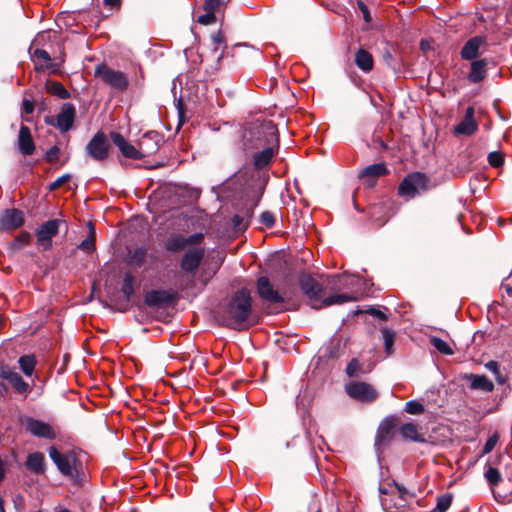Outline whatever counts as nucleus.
<instances>
[{"instance_id":"f257e3e1","label":"nucleus","mask_w":512,"mask_h":512,"mask_svg":"<svg viewBox=\"0 0 512 512\" xmlns=\"http://www.w3.org/2000/svg\"><path fill=\"white\" fill-rule=\"evenodd\" d=\"M251 310L249 291L239 290L220 313V321L224 326L232 329H246L250 326Z\"/></svg>"},{"instance_id":"f03ea898","label":"nucleus","mask_w":512,"mask_h":512,"mask_svg":"<svg viewBox=\"0 0 512 512\" xmlns=\"http://www.w3.org/2000/svg\"><path fill=\"white\" fill-rule=\"evenodd\" d=\"M328 284L331 290L334 291V294L323 299L322 304L324 306L341 305L346 302L359 300V296L355 293H340L341 290L347 287V277L345 275L331 277Z\"/></svg>"},{"instance_id":"7ed1b4c3","label":"nucleus","mask_w":512,"mask_h":512,"mask_svg":"<svg viewBox=\"0 0 512 512\" xmlns=\"http://www.w3.org/2000/svg\"><path fill=\"white\" fill-rule=\"evenodd\" d=\"M428 177L420 172L407 175L400 183L398 193L400 196L414 198L428 190Z\"/></svg>"},{"instance_id":"20e7f679","label":"nucleus","mask_w":512,"mask_h":512,"mask_svg":"<svg viewBox=\"0 0 512 512\" xmlns=\"http://www.w3.org/2000/svg\"><path fill=\"white\" fill-rule=\"evenodd\" d=\"M48 452L49 457L57 466L61 474L72 479L77 477V459L74 453L68 452L62 454L57 450L55 446H51Z\"/></svg>"},{"instance_id":"39448f33","label":"nucleus","mask_w":512,"mask_h":512,"mask_svg":"<svg viewBox=\"0 0 512 512\" xmlns=\"http://www.w3.org/2000/svg\"><path fill=\"white\" fill-rule=\"evenodd\" d=\"M161 137L156 132H147L138 140V147L130 145V159H140L154 154L159 148Z\"/></svg>"},{"instance_id":"423d86ee","label":"nucleus","mask_w":512,"mask_h":512,"mask_svg":"<svg viewBox=\"0 0 512 512\" xmlns=\"http://www.w3.org/2000/svg\"><path fill=\"white\" fill-rule=\"evenodd\" d=\"M95 76L116 90L122 91L126 89L128 85V80L123 72L114 70L105 64L96 67Z\"/></svg>"},{"instance_id":"0eeeda50","label":"nucleus","mask_w":512,"mask_h":512,"mask_svg":"<svg viewBox=\"0 0 512 512\" xmlns=\"http://www.w3.org/2000/svg\"><path fill=\"white\" fill-rule=\"evenodd\" d=\"M87 155L97 161L102 162L107 159L109 154V143L103 132H97L86 145Z\"/></svg>"},{"instance_id":"6e6552de","label":"nucleus","mask_w":512,"mask_h":512,"mask_svg":"<svg viewBox=\"0 0 512 512\" xmlns=\"http://www.w3.org/2000/svg\"><path fill=\"white\" fill-rule=\"evenodd\" d=\"M346 392L351 397L361 402H372L378 397V392L369 383L353 381L346 385Z\"/></svg>"},{"instance_id":"1a4fd4ad","label":"nucleus","mask_w":512,"mask_h":512,"mask_svg":"<svg viewBox=\"0 0 512 512\" xmlns=\"http://www.w3.org/2000/svg\"><path fill=\"white\" fill-rule=\"evenodd\" d=\"M24 426L27 432L37 438L54 440L57 437L55 428L48 422L27 417L24 420Z\"/></svg>"},{"instance_id":"9d476101","label":"nucleus","mask_w":512,"mask_h":512,"mask_svg":"<svg viewBox=\"0 0 512 512\" xmlns=\"http://www.w3.org/2000/svg\"><path fill=\"white\" fill-rule=\"evenodd\" d=\"M396 426L397 421L392 417L386 418L381 422L375 438V447L378 451L384 449L391 442Z\"/></svg>"},{"instance_id":"9b49d317","label":"nucleus","mask_w":512,"mask_h":512,"mask_svg":"<svg viewBox=\"0 0 512 512\" xmlns=\"http://www.w3.org/2000/svg\"><path fill=\"white\" fill-rule=\"evenodd\" d=\"M257 293L259 297L269 303H281L284 301V297L280 292L274 289L272 283L266 276H261L257 280Z\"/></svg>"},{"instance_id":"f8f14e48","label":"nucleus","mask_w":512,"mask_h":512,"mask_svg":"<svg viewBox=\"0 0 512 512\" xmlns=\"http://www.w3.org/2000/svg\"><path fill=\"white\" fill-rule=\"evenodd\" d=\"M75 116V106L71 103H64L56 117L55 123L53 120L49 121V123L57 127L61 132H67L72 128Z\"/></svg>"},{"instance_id":"ddd939ff","label":"nucleus","mask_w":512,"mask_h":512,"mask_svg":"<svg viewBox=\"0 0 512 512\" xmlns=\"http://www.w3.org/2000/svg\"><path fill=\"white\" fill-rule=\"evenodd\" d=\"M0 378L7 380L16 392L23 394L29 391L30 385L21 375L10 368L9 365H0Z\"/></svg>"},{"instance_id":"4468645a","label":"nucleus","mask_w":512,"mask_h":512,"mask_svg":"<svg viewBox=\"0 0 512 512\" xmlns=\"http://www.w3.org/2000/svg\"><path fill=\"white\" fill-rule=\"evenodd\" d=\"M60 223L57 219L49 220L37 230V241L44 249L50 248L51 239L58 233Z\"/></svg>"},{"instance_id":"2eb2a0df","label":"nucleus","mask_w":512,"mask_h":512,"mask_svg":"<svg viewBox=\"0 0 512 512\" xmlns=\"http://www.w3.org/2000/svg\"><path fill=\"white\" fill-rule=\"evenodd\" d=\"M24 223V214L18 209H6L0 215V230H14Z\"/></svg>"},{"instance_id":"dca6fc26","label":"nucleus","mask_w":512,"mask_h":512,"mask_svg":"<svg viewBox=\"0 0 512 512\" xmlns=\"http://www.w3.org/2000/svg\"><path fill=\"white\" fill-rule=\"evenodd\" d=\"M177 299V293L170 290H152L145 296V302L152 307L167 306Z\"/></svg>"},{"instance_id":"f3484780","label":"nucleus","mask_w":512,"mask_h":512,"mask_svg":"<svg viewBox=\"0 0 512 512\" xmlns=\"http://www.w3.org/2000/svg\"><path fill=\"white\" fill-rule=\"evenodd\" d=\"M487 41L483 36L470 38L462 47L460 56L463 60L474 61L480 55V49L486 46Z\"/></svg>"},{"instance_id":"a211bd4d","label":"nucleus","mask_w":512,"mask_h":512,"mask_svg":"<svg viewBox=\"0 0 512 512\" xmlns=\"http://www.w3.org/2000/svg\"><path fill=\"white\" fill-rule=\"evenodd\" d=\"M204 253L203 248L188 249L182 258L181 269L185 272L195 273L204 257Z\"/></svg>"},{"instance_id":"6ab92c4d","label":"nucleus","mask_w":512,"mask_h":512,"mask_svg":"<svg viewBox=\"0 0 512 512\" xmlns=\"http://www.w3.org/2000/svg\"><path fill=\"white\" fill-rule=\"evenodd\" d=\"M25 467L31 473L43 475L46 472V461L44 454L38 451L28 454L25 461Z\"/></svg>"},{"instance_id":"aec40b11","label":"nucleus","mask_w":512,"mask_h":512,"mask_svg":"<svg viewBox=\"0 0 512 512\" xmlns=\"http://www.w3.org/2000/svg\"><path fill=\"white\" fill-rule=\"evenodd\" d=\"M300 286L305 295L310 299H320L323 289L321 285L309 275L300 278Z\"/></svg>"},{"instance_id":"412c9836","label":"nucleus","mask_w":512,"mask_h":512,"mask_svg":"<svg viewBox=\"0 0 512 512\" xmlns=\"http://www.w3.org/2000/svg\"><path fill=\"white\" fill-rule=\"evenodd\" d=\"M477 130V123L474 120V108L468 107L464 119L455 127L456 134L472 135Z\"/></svg>"},{"instance_id":"4be33fe9","label":"nucleus","mask_w":512,"mask_h":512,"mask_svg":"<svg viewBox=\"0 0 512 512\" xmlns=\"http://www.w3.org/2000/svg\"><path fill=\"white\" fill-rule=\"evenodd\" d=\"M354 63L363 73H369L374 68V58L372 54L364 48H359L356 51Z\"/></svg>"},{"instance_id":"5701e85b","label":"nucleus","mask_w":512,"mask_h":512,"mask_svg":"<svg viewBox=\"0 0 512 512\" xmlns=\"http://www.w3.org/2000/svg\"><path fill=\"white\" fill-rule=\"evenodd\" d=\"M19 151L23 155H31L35 150L34 141L30 129L27 126H21L18 136Z\"/></svg>"},{"instance_id":"b1692460","label":"nucleus","mask_w":512,"mask_h":512,"mask_svg":"<svg viewBox=\"0 0 512 512\" xmlns=\"http://www.w3.org/2000/svg\"><path fill=\"white\" fill-rule=\"evenodd\" d=\"M487 65L488 62L486 59L474 60L471 63V69L467 76V79L471 83H479L486 78L487 75Z\"/></svg>"},{"instance_id":"393cba45","label":"nucleus","mask_w":512,"mask_h":512,"mask_svg":"<svg viewBox=\"0 0 512 512\" xmlns=\"http://www.w3.org/2000/svg\"><path fill=\"white\" fill-rule=\"evenodd\" d=\"M467 378L471 381L470 387L474 390H482L484 392H492L494 384L485 375L470 374Z\"/></svg>"},{"instance_id":"a878e982","label":"nucleus","mask_w":512,"mask_h":512,"mask_svg":"<svg viewBox=\"0 0 512 512\" xmlns=\"http://www.w3.org/2000/svg\"><path fill=\"white\" fill-rule=\"evenodd\" d=\"M274 156L273 147H267L260 152H257L253 157V163L256 169L267 167Z\"/></svg>"},{"instance_id":"bb28decb","label":"nucleus","mask_w":512,"mask_h":512,"mask_svg":"<svg viewBox=\"0 0 512 512\" xmlns=\"http://www.w3.org/2000/svg\"><path fill=\"white\" fill-rule=\"evenodd\" d=\"M33 57L42 60L46 63L45 66L36 65V70H43L50 68L53 73H56L60 69L59 63H52L49 53L44 49H36L33 53Z\"/></svg>"},{"instance_id":"cd10ccee","label":"nucleus","mask_w":512,"mask_h":512,"mask_svg":"<svg viewBox=\"0 0 512 512\" xmlns=\"http://www.w3.org/2000/svg\"><path fill=\"white\" fill-rule=\"evenodd\" d=\"M87 227L89 230V234L86 239H84L79 245L78 248L83 252L91 254L95 251V241H96V232L95 227L92 222H87Z\"/></svg>"},{"instance_id":"c85d7f7f","label":"nucleus","mask_w":512,"mask_h":512,"mask_svg":"<svg viewBox=\"0 0 512 512\" xmlns=\"http://www.w3.org/2000/svg\"><path fill=\"white\" fill-rule=\"evenodd\" d=\"M387 173H388V170H387L385 164L377 163V164H372V165L364 168L360 172L359 176H360V178H366V177L376 178V177L384 176Z\"/></svg>"},{"instance_id":"c756f323","label":"nucleus","mask_w":512,"mask_h":512,"mask_svg":"<svg viewBox=\"0 0 512 512\" xmlns=\"http://www.w3.org/2000/svg\"><path fill=\"white\" fill-rule=\"evenodd\" d=\"M400 433L406 440L419 442L422 441L421 436L418 433V427L416 424L409 422L405 423L400 427Z\"/></svg>"},{"instance_id":"7c9ffc66","label":"nucleus","mask_w":512,"mask_h":512,"mask_svg":"<svg viewBox=\"0 0 512 512\" xmlns=\"http://www.w3.org/2000/svg\"><path fill=\"white\" fill-rule=\"evenodd\" d=\"M20 369L27 376H32L35 366L37 364L36 358L34 355H23L18 360Z\"/></svg>"},{"instance_id":"2f4dec72","label":"nucleus","mask_w":512,"mask_h":512,"mask_svg":"<svg viewBox=\"0 0 512 512\" xmlns=\"http://www.w3.org/2000/svg\"><path fill=\"white\" fill-rule=\"evenodd\" d=\"M46 90L51 95L57 96L60 99H68V98H70V93L59 82L47 81L46 82Z\"/></svg>"},{"instance_id":"473e14b6","label":"nucleus","mask_w":512,"mask_h":512,"mask_svg":"<svg viewBox=\"0 0 512 512\" xmlns=\"http://www.w3.org/2000/svg\"><path fill=\"white\" fill-rule=\"evenodd\" d=\"M251 213L247 212L246 215L241 216L239 214L233 216L232 224L236 233H240L246 230L249 226Z\"/></svg>"},{"instance_id":"72a5a7b5","label":"nucleus","mask_w":512,"mask_h":512,"mask_svg":"<svg viewBox=\"0 0 512 512\" xmlns=\"http://www.w3.org/2000/svg\"><path fill=\"white\" fill-rule=\"evenodd\" d=\"M111 141L115 146L119 148L124 158L128 157V143L123 135H121L117 131H112L110 133Z\"/></svg>"},{"instance_id":"f704fd0d","label":"nucleus","mask_w":512,"mask_h":512,"mask_svg":"<svg viewBox=\"0 0 512 512\" xmlns=\"http://www.w3.org/2000/svg\"><path fill=\"white\" fill-rule=\"evenodd\" d=\"M453 500V496L450 493L443 494L437 498V503L435 508H433L430 512H446L451 506Z\"/></svg>"},{"instance_id":"c9c22d12","label":"nucleus","mask_w":512,"mask_h":512,"mask_svg":"<svg viewBox=\"0 0 512 512\" xmlns=\"http://www.w3.org/2000/svg\"><path fill=\"white\" fill-rule=\"evenodd\" d=\"M186 246V237H183L181 235L170 238L166 243L167 249L173 252L180 251L184 249Z\"/></svg>"},{"instance_id":"e433bc0d","label":"nucleus","mask_w":512,"mask_h":512,"mask_svg":"<svg viewBox=\"0 0 512 512\" xmlns=\"http://www.w3.org/2000/svg\"><path fill=\"white\" fill-rule=\"evenodd\" d=\"M430 343L436 350H438L440 353H442L444 355H452L453 354L452 348L449 346V344L446 341L442 340L441 338L433 336L430 338Z\"/></svg>"},{"instance_id":"4c0bfd02","label":"nucleus","mask_w":512,"mask_h":512,"mask_svg":"<svg viewBox=\"0 0 512 512\" xmlns=\"http://www.w3.org/2000/svg\"><path fill=\"white\" fill-rule=\"evenodd\" d=\"M381 333L383 336L385 351L387 352V354H391L393 344H394L395 334L392 330H390L388 328H383L381 330Z\"/></svg>"},{"instance_id":"58836bf2","label":"nucleus","mask_w":512,"mask_h":512,"mask_svg":"<svg viewBox=\"0 0 512 512\" xmlns=\"http://www.w3.org/2000/svg\"><path fill=\"white\" fill-rule=\"evenodd\" d=\"M485 478L491 486H496L502 480L501 474L494 467H489L485 472Z\"/></svg>"},{"instance_id":"ea45409f","label":"nucleus","mask_w":512,"mask_h":512,"mask_svg":"<svg viewBox=\"0 0 512 512\" xmlns=\"http://www.w3.org/2000/svg\"><path fill=\"white\" fill-rule=\"evenodd\" d=\"M346 373L349 377H358L360 374L364 373V371L359 361L354 358L348 363Z\"/></svg>"},{"instance_id":"a19ab883","label":"nucleus","mask_w":512,"mask_h":512,"mask_svg":"<svg viewBox=\"0 0 512 512\" xmlns=\"http://www.w3.org/2000/svg\"><path fill=\"white\" fill-rule=\"evenodd\" d=\"M261 128L269 136V139H267L268 142L277 141V129L271 121L263 122Z\"/></svg>"},{"instance_id":"79ce46f5","label":"nucleus","mask_w":512,"mask_h":512,"mask_svg":"<svg viewBox=\"0 0 512 512\" xmlns=\"http://www.w3.org/2000/svg\"><path fill=\"white\" fill-rule=\"evenodd\" d=\"M404 410L409 414L418 415L424 411V406L422 403L412 400L405 404Z\"/></svg>"},{"instance_id":"37998d69","label":"nucleus","mask_w":512,"mask_h":512,"mask_svg":"<svg viewBox=\"0 0 512 512\" xmlns=\"http://www.w3.org/2000/svg\"><path fill=\"white\" fill-rule=\"evenodd\" d=\"M133 72L135 75L134 86L136 89H140L144 84L143 71L141 67L132 65L130 66V73Z\"/></svg>"},{"instance_id":"c03bdc74","label":"nucleus","mask_w":512,"mask_h":512,"mask_svg":"<svg viewBox=\"0 0 512 512\" xmlns=\"http://www.w3.org/2000/svg\"><path fill=\"white\" fill-rule=\"evenodd\" d=\"M485 367L496 376V380L500 384H503L505 382V379L501 376L499 372V365L496 361H489L488 363H486Z\"/></svg>"},{"instance_id":"a18cd8bd","label":"nucleus","mask_w":512,"mask_h":512,"mask_svg":"<svg viewBox=\"0 0 512 512\" xmlns=\"http://www.w3.org/2000/svg\"><path fill=\"white\" fill-rule=\"evenodd\" d=\"M211 41L214 51H217L219 46L225 44V37L221 31H217L211 35Z\"/></svg>"},{"instance_id":"49530a36","label":"nucleus","mask_w":512,"mask_h":512,"mask_svg":"<svg viewBox=\"0 0 512 512\" xmlns=\"http://www.w3.org/2000/svg\"><path fill=\"white\" fill-rule=\"evenodd\" d=\"M489 164L493 167H499L503 164L502 154L499 152H491L488 155Z\"/></svg>"},{"instance_id":"de8ad7c7","label":"nucleus","mask_w":512,"mask_h":512,"mask_svg":"<svg viewBox=\"0 0 512 512\" xmlns=\"http://www.w3.org/2000/svg\"><path fill=\"white\" fill-rule=\"evenodd\" d=\"M260 221L262 224H264L266 227L268 228H271L274 226L275 224V217L274 215L269 212V211H265L261 214L260 216Z\"/></svg>"},{"instance_id":"09e8293b","label":"nucleus","mask_w":512,"mask_h":512,"mask_svg":"<svg viewBox=\"0 0 512 512\" xmlns=\"http://www.w3.org/2000/svg\"><path fill=\"white\" fill-rule=\"evenodd\" d=\"M497 442H498L497 434H493L491 437H489L483 447V454L490 453L496 446Z\"/></svg>"},{"instance_id":"8fccbe9b","label":"nucleus","mask_w":512,"mask_h":512,"mask_svg":"<svg viewBox=\"0 0 512 512\" xmlns=\"http://www.w3.org/2000/svg\"><path fill=\"white\" fill-rule=\"evenodd\" d=\"M216 21L215 13L206 11L205 14L199 16L198 22L203 25H210Z\"/></svg>"},{"instance_id":"3c124183","label":"nucleus","mask_w":512,"mask_h":512,"mask_svg":"<svg viewBox=\"0 0 512 512\" xmlns=\"http://www.w3.org/2000/svg\"><path fill=\"white\" fill-rule=\"evenodd\" d=\"M29 240H30V234L28 233H22L21 235H19V237L16 239L15 243H14V246L18 249L24 247L25 245H27L29 243Z\"/></svg>"},{"instance_id":"603ef678","label":"nucleus","mask_w":512,"mask_h":512,"mask_svg":"<svg viewBox=\"0 0 512 512\" xmlns=\"http://www.w3.org/2000/svg\"><path fill=\"white\" fill-rule=\"evenodd\" d=\"M60 150L57 146L51 147L46 153V160L48 162H55L58 158Z\"/></svg>"},{"instance_id":"864d4df0","label":"nucleus","mask_w":512,"mask_h":512,"mask_svg":"<svg viewBox=\"0 0 512 512\" xmlns=\"http://www.w3.org/2000/svg\"><path fill=\"white\" fill-rule=\"evenodd\" d=\"M220 0H205L204 9L209 12L215 13L216 9L219 7Z\"/></svg>"},{"instance_id":"5fc2aeb1","label":"nucleus","mask_w":512,"mask_h":512,"mask_svg":"<svg viewBox=\"0 0 512 512\" xmlns=\"http://www.w3.org/2000/svg\"><path fill=\"white\" fill-rule=\"evenodd\" d=\"M357 5L363 14V18H364L365 22H367V23L371 22V15H370L369 9L366 6V4L363 1H358Z\"/></svg>"},{"instance_id":"6e6d98bb","label":"nucleus","mask_w":512,"mask_h":512,"mask_svg":"<svg viewBox=\"0 0 512 512\" xmlns=\"http://www.w3.org/2000/svg\"><path fill=\"white\" fill-rule=\"evenodd\" d=\"M71 178V175L70 174H65V175H62L61 177L57 178L52 184H51V189H56V188H59L60 186H62L64 183H66L67 181H69Z\"/></svg>"},{"instance_id":"4d7b16f0","label":"nucleus","mask_w":512,"mask_h":512,"mask_svg":"<svg viewBox=\"0 0 512 512\" xmlns=\"http://www.w3.org/2000/svg\"><path fill=\"white\" fill-rule=\"evenodd\" d=\"M204 236L202 233H195V234H192L190 235L189 237H186V243L187 245H190V244H196V243H199L203 240Z\"/></svg>"},{"instance_id":"13d9d810","label":"nucleus","mask_w":512,"mask_h":512,"mask_svg":"<svg viewBox=\"0 0 512 512\" xmlns=\"http://www.w3.org/2000/svg\"><path fill=\"white\" fill-rule=\"evenodd\" d=\"M22 111L26 114H31L34 111V104L28 99H24L22 102Z\"/></svg>"},{"instance_id":"bf43d9fd","label":"nucleus","mask_w":512,"mask_h":512,"mask_svg":"<svg viewBox=\"0 0 512 512\" xmlns=\"http://www.w3.org/2000/svg\"><path fill=\"white\" fill-rule=\"evenodd\" d=\"M367 313L380 319V320H386V315L378 309L370 308L367 310Z\"/></svg>"},{"instance_id":"052dcab7","label":"nucleus","mask_w":512,"mask_h":512,"mask_svg":"<svg viewBox=\"0 0 512 512\" xmlns=\"http://www.w3.org/2000/svg\"><path fill=\"white\" fill-rule=\"evenodd\" d=\"M383 59L389 67H393V56L389 50H386L383 54Z\"/></svg>"},{"instance_id":"680f3d73","label":"nucleus","mask_w":512,"mask_h":512,"mask_svg":"<svg viewBox=\"0 0 512 512\" xmlns=\"http://www.w3.org/2000/svg\"><path fill=\"white\" fill-rule=\"evenodd\" d=\"M5 473H6V461H4L2 459V457L0 456V483L4 479Z\"/></svg>"},{"instance_id":"e2e57ef3","label":"nucleus","mask_w":512,"mask_h":512,"mask_svg":"<svg viewBox=\"0 0 512 512\" xmlns=\"http://www.w3.org/2000/svg\"><path fill=\"white\" fill-rule=\"evenodd\" d=\"M395 486L399 492L400 498L405 499V496L408 494L407 489L404 486L397 484V483L395 484Z\"/></svg>"},{"instance_id":"0e129e2a","label":"nucleus","mask_w":512,"mask_h":512,"mask_svg":"<svg viewBox=\"0 0 512 512\" xmlns=\"http://www.w3.org/2000/svg\"><path fill=\"white\" fill-rule=\"evenodd\" d=\"M122 291L125 295L128 296V273L124 274L123 277V284H122Z\"/></svg>"},{"instance_id":"69168bd1","label":"nucleus","mask_w":512,"mask_h":512,"mask_svg":"<svg viewBox=\"0 0 512 512\" xmlns=\"http://www.w3.org/2000/svg\"><path fill=\"white\" fill-rule=\"evenodd\" d=\"M104 4L110 8H116L120 4V0H104Z\"/></svg>"},{"instance_id":"338daca9","label":"nucleus","mask_w":512,"mask_h":512,"mask_svg":"<svg viewBox=\"0 0 512 512\" xmlns=\"http://www.w3.org/2000/svg\"><path fill=\"white\" fill-rule=\"evenodd\" d=\"M56 512H71V511L66 508H58Z\"/></svg>"},{"instance_id":"774afa93","label":"nucleus","mask_w":512,"mask_h":512,"mask_svg":"<svg viewBox=\"0 0 512 512\" xmlns=\"http://www.w3.org/2000/svg\"><path fill=\"white\" fill-rule=\"evenodd\" d=\"M421 48L422 50H425L427 48V45L424 41H421Z\"/></svg>"}]
</instances>
